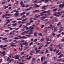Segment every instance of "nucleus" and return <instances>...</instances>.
<instances>
[{"instance_id":"obj_1","label":"nucleus","mask_w":64,"mask_h":64,"mask_svg":"<svg viewBox=\"0 0 64 64\" xmlns=\"http://www.w3.org/2000/svg\"><path fill=\"white\" fill-rule=\"evenodd\" d=\"M36 60V58H32V62L31 63V64H34V62H35Z\"/></svg>"},{"instance_id":"obj_2","label":"nucleus","mask_w":64,"mask_h":64,"mask_svg":"<svg viewBox=\"0 0 64 64\" xmlns=\"http://www.w3.org/2000/svg\"><path fill=\"white\" fill-rule=\"evenodd\" d=\"M62 4H60L59 6L60 8H63L64 6V1L63 2H62Z\"/></svg>"},{"instance_id":"obj_3","label":"nucleus","mask_w":64,"mask_h":64,"mask_svg":"<svg viewBox=\"0 0 64 64\" xmlns=\"http://www.w3.org/2000/svg\"><path fill=\"white\" fill-rule=\"evenodd\" d=\"M18 38H20L19 39H22H22H25V38H27L26 36H23L21 37V36H18Z\"/></svg>"},{"instance_id":"obj_4","label":"nucleus","mask_w":64,"mask_h":64,"mask_svg":"<svg viewBox=\"0 0 64 64\" xmlns=\"http://www.w3.org/2000/svg\"><path fill=\"white\" fill-rule=\"evenodd\" d=\"M6 21H7V22H6V24H4V25H7V24H8V23H9L10 22V20L9 19H7L6 20Z\"/></svg>"},{"instance_id":"obj_5","label":"nucleus","mask_w":64,"mask_h":64,"mask_svg":"<svg viewBox=\"0 0 64 64\" xmlns=\"http://www.w3.org/2000/svg\"><path fill=\"white\" fill-rule=\"evenodd\" d=\"M20 4L21 6H22V7L23 8L25 7V5H24V4L22 2V1L20 2Z\"/></svg>"},{"instance_id":"obj_6","label":"nucleus","mask_w":64,"mask_h":64,"mask_svg":"<svg viewBox=\"0 0 64 64\" xmlns=\"http://www.w3.org/2000/svg\"><path fill=\"white\" fill-rule=\"evenodd\" d=\"M12 43H11L10 44L11 46V47H14V46H16V45H14V44H15V43H13V42H12Z\"/></svg>"},{"instance_id":"obj_7","label":"nucleus","mask_w":64,"mask_h":64,"mask_svg":"<svg viewBox=\"0 0 64 64\" xmlns=\"http://www.w3.org/2000/svg\"><path fill=\"white\" fill-rule=\"evenodd\" d=\"M2 54H0L1 56H5V51H3L2 52H1V53Z\"/></svg>"},{"instance_id":"obj_8","label":"nucleus","mask_w":64,"mask_h":64,"mask_svg":"<svg viewBox=\"0 0 64 64\" xmlns=\"http://www.w3.org/2000/svg\"><path fill=\"white\" fill-rule=\"evenodd\" d=\"M19 55H16V56H15L14 57V58L16 59H18L19 58Z\"/></svg>"},{"instance_id":"obj_9","label":"nucleus","mask_w":64,"mask_h":64,"mask_svg":"<svg viewBox=\"0 0 64 64\" xmlns=\"http://www.w3.org/2000/svg\"><path fill=\"white\" fill-rule=\"evenodd\" d=\"M34 52L35 51H34V50H32L31 51V52H30V55H33V54L34 53Z\"/></svg>"},{"instance_id":"obj_10","label":"nucleus","mask_w":64,"mask_h":64,"mask_svg":"<svg viewBox=\"0 0 64 64\" xmlns=\"http://www.w3.org/2000/svg\"><path fill=\"white\" fill-rule=\"evenodd\" d=\"M19 15V14H17V13H15L14 14V15H15V17H17Z\"/></svg>"},{"instance_id":"obj_11","label":"nucleus","mask_w":64,"mask_h":64,"mask_svg":"<svg viewBox=\"0 0 64 64\" xmlns=\"http://www.w3.org/2000/svg\"><path fill=\"white\" fill-rule=\"evenodd\" d=\"M35 5L34 6L35 7H40L39 6V5H37V4H35Z\"/></svg>"},{"instance_id":"obj_12","label":"nucleus","mask_w":64,"mask_h":64,"mask_svg":"<svg viewBox=\"0 0 64 64\" xmlns=\"http://www.w3.org/2000/svg\"><path fill=\"white\" fill-rule=\"evenodd\" d=\"M28 19V18H26L22 20V22H24V21H26Z\"/></svg>"},{"instance_id":"obj_13","label":"nucleus","mask_w":64,"mask_h":64,"mask_svg":"<svg viewBox=\"0 0 64 64\" xmlns=\"http://www.w3.org/2000/svg\"><path fill=\"white\" fill-rule=\"evenodd\" d=\"M17 24L16 23L15 24H12V26H16Z\"/></svg>"},{"instance_id":"obj_14","label":"nucleus","mask_w":64,"mask_h":64,"mask_svg":"<svg viewBox=\"0 0 64 64\" xmlns=\"http://www.w3.org/2000/svg\"><path fill=\"white\" fill-rule=\"evenodd\" d=\"M40 51V50H36V52L35 53V54H37Z\"/></svg>"},{"instance_id":"obj_15","label":"nucleus","mask_w":64,"mask_h":64,"mask_svg":"<svg viewBox=\"0 0 64 64\" xmlns=\"http://www.w3.org/2000/svg\"><path fill=\"white\" fill-rule=\"evenodd\" d=\"M4 6L5 7L4 8V9H6V8H8V6H6L5 5Z\"/></svg>"},{"instance_id":"obj_16","label":"nucleus","mask_w":64,"mask_h":64,"mask_svg":"<svg viewBox=\"0 0 64 64\" xmlns=\"http://www.w3.org/2000/svg\"><path fill=\"white\" fill-rule=\"evenodd\" d=\"M40 14L41 16H44V15H45L44 14H43V13L42 12L40 13Z\"/></svg>"},{"instance_id":"obj_17","label":"nucleus","mask_w":64,"mask_h":64,"mask_svg":"<svg viewBox=\"0 0 64 64\" xmlns=\"http://www.w3.org/2000/svg\"><path fill=\"white\" fill-rule=\"evenodd\" d=\"M58 62H62V60L61 59H59L57 60Z\"/></svg>"},{"instance_id":"obj_18","label":"nucleus","mask_w":64,"mask_h":64,"mask_svg":"<svg viewBox=\"0 0 64 64\" xmlns=\"http://www.w3.org/2000/svg\"><path fill=\"white\" fill-rule=\"evenodd\" d=\"M63 56V54H60V56H59L58 57V58H61L62 56Z\"/></svg>"},{"instance_id":"obj_19","label":"nucleus","mask_w":64,"mask_h":64,"mask_svg":"<svg viewBox=\"0 0 64 64\" xmlns=\"http://www.w3.org/2000/svg\"><path fill=\"white\" fill-rule=\"evenodd\" d=\"M26 13V12H24L21 14H20V15H24Z\"/></svg>"},{"instance_id":"obj_20","label":"nucleus","mask_w":64,"mask_h":64,"mask_svg":"<svg viewBox=\"0 0 64 64\" xmlns=\"http://www.w3.org/2000/svg\"><path fill=\"white\" fill-rule=\"evenodd\" d=\"M38 35L39 36H42V33L41 32H39L38 33Z\"/></svg>"},{"instance_id":"obj_21","label":"nucleus","mask_w":64,"mask_h":64,"mask_svg":"<svg viewBox=\"0 0 64 64\" xmlns=\"http://www.w3.org/2000/svg\"><path fill=\"white\" fill-rule=\"evenodd\" d=\"M31 58V56H30L29 58H25V59L27 60L28 59V60H30V59Z\"/></svg>"},{"instance_id":"obj_22","label":"nucleus","mask_w":64,"mask_h":64,"mask_svg":"<svg viewBox=\"0 0 64 64\" xmlns=\"http://www.w3.org/2000/svg\"><path fill=\"white\" fill-rule=\"evenodd\" d=\"M44 2L45 3H48V1H51V0H44Z\"/></svg>"},{"instance_id":"obj_23","label":"nucleus","mask_w":64,"mask_h":64,"mask_svg":"<svg viewBox=\"0 0 64 64\" xmlns=\"http://www.w3.org/2000/svg\"><path fill=\"white\" fill-rule=\"evenodd\" d=\"M6 16H11L12 15V14H6Z\"/></svg>"},{"instance_id":"obj_24","label":"nucleus","mask_w":64,"mask_h":64,"mask_svg":"<svg viewBox=\"0 0 64 64\" xmlns=\"http://www.w3.org/2000/svg\"><path fill=\"white\" fill-rule=\"evenodd\" d=\"M56 14H60V16L62 15V14L61 13V12H57Z\"/></svg>"},{"instance_id":"obj_25","label":"nucleus","mask_w":64,"mask_h":64,"mask_svg":"<svg viewBox=\"0 0 64 64\" xmlns=\"http://www.w3.org/2000/svg\"><path fill=\"white\" fill-rule=\"evenodd\" d=\"M24 42V40H21L20 42H18V43H22V42Z\"/></svg>"},{"instance_id":"obj_26","label":"nucleus","mask_w":64,"mask_h":64,"mask_svg":"<svg viewBox=\"0 0 64 64\" xmlns=\"http://www.w3.org/2000/svg\"><path fill=\"white\" fill-rule=\"evenodd\" d=\"M39 10H36L33 11L32 12L33 13H35V12H38Z\"/></svg>"},{"instance_id":"obj_27","label":"nucleus","mask_w":64,"mask_h":64,"mask_svg":"<svg viewBox=\"0 0 64 64\" xmlns=\"http://www.w3.org/2000/svg\"><path fill=\"white\" fill-rule=\"evenodd\" d=\"M23 44H24L25 45H26V46L28 45V44L27 43V42H25V43H24Z\"/></svg>"},{"instance_id":"obj_28","label":"nucleus","mask_w":64,"mask_h":64,"mask_svg":"<svg viewBox=\"0 0 64 64\" xmlns=\"http://www.w3.org/2000/svg\"><path fill=\"white\" fill-rule=\"evenodd\" d=\"M34 36H35L36 37H37V33L36 32H35L34 34Z\"/></svg>"},{"instance_id":"obj_29","label":"nucleus","mask_w":64,"mask_h":64,"mask_svg":"<svg viewBox=\"0 0 64 64\" xmlns=\"http://www.w3.org/2000/svg\"><path fill=\"white\" fill-rule=\"evenodd\" d=\"M56 46H57V48H59V47H60V46H61V44H59L58 45H56Z\"/></svg>"},{"instance_id":"obj_30","label":"nucleus","mask_w":64,"mask_h":64,"mask_svg":"<svg viewBox=\"0 0 64 64\" xmlns=\"http://www.w3.org/2000/svg\"><path fill=\"white\" fill-rule=\"evenodd\" d=\"M8 28H9V29H10V30H11V31H12V28H11V27H10L9 26H8Z\"/></svg>"},{"instance_id":"obj_31","label":"nucleus","mask_w":64,"mask_h":64,"mask_svg":"<svg viewBox=\"0 0 64 64\" xmlns=\"http://www.w3.org/2000/svg\"><path fill=\"white\" fill-rule=\"evenodd\" d=\"M50 51H53V47H51L50 48Z\"/></svg>"},{"instance_id":"obj_32","label":"nucleus","mask_w":64,"mask_h":64,"mask_svg":"<svg viewBox=\"0 0 64 64\" xmlns=\"http://www.w3.org/2000/svg\"><path fill=\"white\" fill-rule=\"evenodd\" d=\"M38 19L36 17L33 18V20H37Z\"/></svg>"},{"instance_id":"obj_33","label":"nucleus","mask_w":64,"mask_h":64,"mask_svg":"<svg viewBox=\"0 0 64 64\" xmlns=\"http://www.w3.org/2000/svg\"><path fill=\"white\" fill-rule=\"evenodd\" d=\"M6 17V14H4L2 16V18H5V17Z\"/></svg>"},{"instance_id":"obj_34","label":"nucleus","mask_w":64,"mask_h":64,"mask_svg":"<svg viewBox=\"0 0 64 64\" xmlns=\"http://www.w3.org/2000/svg\"><path fill=\"white\" fill-rule=\"evenodd\" d=\"M63 27H62L60 29V31H63Z\"/></svg>"},{"instance_id":"obj_35","label":"nucleus","mask_w":64,"mask_h":64,"mask_svg":"<svg viewBox=\"0 0 64 64\" xmlns=\"http://www.w3.org/2000/svg\"><path fill=\"white\" fill-rule=\"evenodd\" d=\"M60 24H61V22H60L58 23V24H57V26H59V25H60Z\"/></svg>"},{"instance_id":"obj_36","label":"nucleus","mask_w":64,"mask_h":64,"mask_svg":"<svg viewBox=\"0 0 64 64\" xmlns=\"http://www.w3.org/2000/svg\"><path fill=\"white\" fill-rule=\"evenodd\" d=\"M31 24L30 22L29 23L28 22L26 23V26H27L28 25H30Z\"/></svg>"},{"instance_id":"obj_37","label":"nucleus","mask_w":64,"mask_h":64,"mask_svg":"<svg viewBox=\"0 0 64 64\" xmlns=\"http://www.w3.org/2000/svg\"><path fill=\"white\" fill-rule=\"evenodd\" d=\"M46 6H44L43 7H42V9H45V10H46Z\"/></svg>"},{"instance_id":"obj_38","label":"nucleus","mask_w":64,"mask_h":64,"mask_svg":"<svg viewBox=\"0 0 64 64\" xmlns=\"http://www.w3.org/2000/svg\"><path fill=\"white\" fill-rule=\"evenodd\" d=\"M50 24V22L49 21L47 22L46 23V24Z\"/></svg>"},{"instance_id":"obj_39","label":"nucleus","mask_w":64,"mask_h":64,"mask_svg":"<svg viewBox=\"0 0 64 64\" xmlns=\"http://www.w3.org/2000/svg\"><path fill=\"white\" fill-rule=\"evenodd\" d=\"M30 7V5H26L25 6V8H27L28 7Z\"/></svg>"},{"instance_id":"obj_40","label":"nucleus","mask_w":64,"mask_h":64,"mask_svg":"<svg viewBox=\"0 0 64 64\" xmlns=\"http://www.w3.org/2000/svg\"><path fill=\"white\" fill-rule=\"evenodd\" d=\"M33 42H30L29 44L30 46H31V45H32V44L33 43Z\"/></svg>"},{"instance_id":"obj_41","label":"nucleus","mask_w":64,"mask_h":64,"mask_svg":"<svg viewBox=\"0 0 64 64\" xmlns=\"http://www.w3.org/2000/svg\"><path fill=\"white\" fill-rule=\"evenodd\" d=\"M37 41V39L35 38L34 40V42H36Z\"/></svg>"},{"instance_id":"obj_42","label":"nucleus","mask_w":64,"mask_h":64,"mask_svg":"<svg viewBox=\"0 0 64 64\" xmlns=\"http://www.w3.org/2000/svg\"><path fill=\"white\" fill-rule=\"evenodd\" d=\"M22 18H20L18 19H17V20H22Z\"/></svg>"},{"instance_id":"obj_43","label":"nucleus","mask_w":64,"mask_h":64,"mask_svg":"<svg viewBox=\"0 0 64 64\" xmlns=\"http://www.w3.org/2000/svg\"><path fill=\"white\" fill-rule=\"evenodd\" d=\"M52 10L53 11H56L57 10V8L53 9Z\"/></svg>"},{"instance_id":"obj_44","label":"nucleus","mask_w":64,"mask_h":64,"mask_svg":"<svg viewBox=\"0 0 64 64\" xmlns=\"http://www.w3.org/2000/svg\"><path fill=\"white\" fill-rule=\"evenodd\" d=\"M30 29V27H29L28 28V27H26V30H29Z\"/></svg>"},{"instance_id":"obj_45","label":"nucleus","mask_w":64,"mask_h":64,"mask_svg":"<svg viewBox=\"0 0 64 64\" xmlns=\"http://www.w3.org/2000/svg\"><path fill=\"white\" fill-rule=\"evenodd\" d=\"M41 18H43L44 19H45L46 18V17L45 16H42L41 17Z\"/></svg>"},{"instance_id":"obj_46","label":"nucleus","mask_w":64,"mask_h":64,"mask_svg":"<svg viewBox=\"0 0 64 64\" xmlns=\"http://www.w3.org/2000/svg\"><path fill=\"white\" fill-rule=\"evenodd\" d=\"M33 22H34V21H33V20H30V23L31 24V23H33Z\"/></svg>"},{"instance_id":"obj_47","label":"nucleus","mask_w":64,"mask_h":64,"mask_svg":"<svg viewBox=\"0 0 64 64\" xmlns=\"http://www.w3.org/2000/svg\"><path fill=\"white\" fill-rule=\"evenodd\" d=\"M8 41L7 40H6L4 41V43H7V42H8Z\"/></svg>"},{"instance_id":"obj_48","label":"nucleus","mask_w":64,"mask_h":64,"mask_svg":"<svg viewBox=\"0 0 64 64\" xmlns=\"http://www.w3.org/2000/svg\"><path fill=\"white\" fill-rule=\"evenodd\" d=\"M29 32V31L26 30L24 32H23V33H28Z\"/></svg>"},{"instance_id":"obj_49","label":"nucleus","mask_w":64,"mask_h":64,"mask_svg":"<svg viewBox=\"0 0 64 64\" xmlns=\"http://www.w3.org/2000/svg\"><path fill=\"white\" fill-rule=\"evenodd\" d=\"M14 39L15 40H17V39H18V37H15L14 38Z\"/></svg>"},{"instance_id":"obj_50","label":"nucleus","mask_w":64,"mask_h":64,"mask_svg":"<svg viewBox=\"0 0 64 64\" xmlns=\"http://www.w3.org/2000/svg\"><path fill=\"white\" fill-rule=\"evenodd\" d=\"M44 38H42L41 40L40 41L41 42H42V41H44Z\"/></svg>"},{"instance_id":"obj_51","label":"nucleus","mask_w":64,"mask_h":64,"mask_svg":"<svg viewBox=\"0 0 64 64\" xmlns=\"http://www.w3.org/2000/svg\"><path fill=\"white\" fill-rule=\"evenodd\" d=\"M7 38H2V40H7Z\"/></svg>"},{"instance_id":"obj_52","label":"nucleus","mask_w":64,"mask_h":64,"mask_svg":"<svg viewBox=\"0 0 64 64\" xmlns=\"http://www.w3.org/2000/svg\"><path fill=\"white\" fill-rule=\"evenodd\" d=\"M59 52V50H57L56 51V54H57V53H58Z\"/></svg>"},{"instance_id":"obj_53","label":"nucleus","mask_w":64,"mask_h":64,"mask_svg":"<svg viewBox=\"0 0 64 64\" xmlns=\"http://www.w3.org/2000/svg\"><path fill=\"white\" fill-rule=\"evenodd\" d=\"M56 51H57V49L56 48H55L54 49V50H53V51H54V52H56Z\"/></svg>"},{"instance_id":"obj_54","label":"nucleus","mask_w":64,"mask_h":64,"mask_svg":"<svg viewBox=\"0 0 64 64\" xmlns=\"http://www.w3.org/2000/svg\"><path fill=\"white\" fill-rule=\"evenodd\" d=\"M32 8V6H30V8H29L28 9L29 10H31V9Z\"/></svg>"},{"instance_id":"obj_55","label":"nucleus","mask_w":64,"mask_h":64,"mask_svg":"<svg viewBox=\"0 0 64 64\" xmlns=\"http://www.w3.org/2000/svg\"><path fill=\"white\" fill-rule=\"evenodd\" d=\"M45 27V26L44 25H42L41 26V28H43L44 27Z\"/></svg>"},{"instance_id":"obj_56","label":"nucleus","mask_w":64,"mask_h":64,"mask_svg":"<svg viewBox=\"0 0 64 64\" xmlns=\"http://www.w3.org/2000/svg\"><path fill=\"white\" fill-rule=\"evenodd\" d=\"M43 59H44V58H43V57H42L41 58V61H43Z\"/></svg>"},{"instance_id":"obj_57","label":"nucleus","mask_w":64,"mask_h":64,"mask_svg":"<svg viewBox=\"0 0 64 64\" xmlns=\"http://www.w3.org/2000/svg\"><path fill=\"white\" fill-rule=\"evenodd\" d=\"M30 13L29 12L27 13L26 14V15L27 16H28V15H29Z\"/></svg>"},{"instance_id":"obj_58","label":"nucleus","mask_w":64,"mask_h":64,"mask_svg":"<svg viewBox=\"0 0 64 64\" xmlns=\"http://www.w3.org/2000/svg\"><path fill=\"white\" fill-rule=\"evenodd\" d=\"M26 36H27V37H30L31 36V35H28V34L26 35Z\"/></svg>"},{"instance_id":"obj_59","label":"nucleus","mask_w":64,"mask_h":64,"mask_svg":"<svg viewBox=\"0 0 64 64\" xmlns=\"http://www.w3.org/2000/svg\"><path fill=\"white\" fill-rule=\"evenodd\" d=\"M60 35H61V34H60L58 35H56V36H57V37H58L60 36Z\"/></svg>"},{"instance_id":"obj_60","label":"nucleus","mask_w":64,"mask_h":64,"mask_svg":"<svg viewBox=\"0 0 64 64\" xmlns=\"http://www.w3.org/2000/svg\"><path fill=\"white\" fill-rule=\"evenodd\" d=\"M7 46V45H5L3 46V48H5V47H6Z\"/></svg>"},{"instance_id":"obj_61","label":"nucleus","mask_w":64,"mask_h":64,"mask_svg":"<svg viewBox=\"0 0 64 64\" xmlns=\"http://www.w3.org/2000/svg\"><path fill=\"white\" fill-rule=\"evenodd\" d=\"M5 32H9V30H4Z\"/></svg>"},{"instance_id":"obj_62","label":"nucleus","mask_w":64,"mask_h":64,"mask_svg":"<svg viewBox=\"0 0 64 64\" xmlns=\"http://www.w3.org/2000/svg\"><path fill=\"white\" fill-rule=\"evenodd\" d=\"M40 15H38V16H37L36 17L37 18H39V17H40Z\"/></svg>"},{"instance_id":"obj_63","label":"nucleus","mask_w":64,"mask_h":64,"mask_svg":"<svg viewBox=\"0 0 64 64\" xmlns=\"http://www.w3.org/2000/svg\"><path fill=\"white\" fill-rule=\"evenodd\" d=\"M0 48H3V45H1L0 46Z\"/></svg>"},{"instance_id":"obj_64","label":"nucleus","mask_w":64,"mask_h":64,"mask_svg":"<svg viewBox=\"0 0 64 64\" xmlns=\"http://www.w3.org/2000/svg\"><path fill=\"white\" fill-rule=\"evenodd\" d=\"M61 40L62 42H64V38L62 39Z\"/></svg>"}]
</instances>
